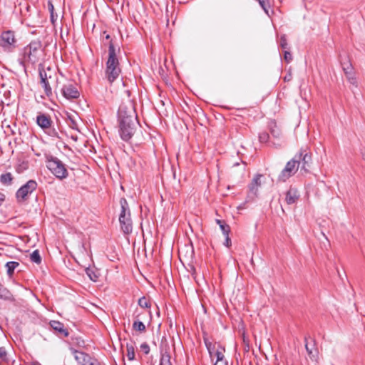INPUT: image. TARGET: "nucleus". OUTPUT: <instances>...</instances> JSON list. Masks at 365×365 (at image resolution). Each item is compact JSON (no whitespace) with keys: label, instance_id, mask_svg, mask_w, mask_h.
I'll return each instance as SVG.
<instances>
[{"label":"nucleus","instance_id":"1","mask_svg":"<svg viewBox=\"0 0 365 365\" xmlns=\"http://www.w3.org/2000/svg\"><path fill=\"white\" fill-rule=\"evenodd\" d=\"M117 118L120 138L128 142L134 135L140 125L133 100L123 101L119 106Z\"/></svg>","mask_w":365,"mask_h":365},{"label":"nucleus","instance_id":"2","mask_svg":"<svg viewBox=\"0 0 365 365\" xmlns=\"http://www.w3.org/2000/svg\"><path fill=\"white\" fill-rule=\"evenodd\" d=\"M120 48H115L114 43L110 41L108 43V58L106 61V77L109 83L114 82L121 73L120 63L117 56V53H120Z\"/></svg>","mask_w":365,"mask_h":365},{"label":"nucleus","instance_id":"3","mask_svg":"<svg viewBox=\"0 0 365 365\" xmlns=\"http://www.w3.org/2000/svg\"><path fill=\"white\" fill-rule=\"evenodd\" d=\"M38 71L40 77V84L43 88L46 96L48 98L52 97L53 91L51 83L53 82L56 83V84L53 86L55 92H56V91L59 88V82L56 73H52V71L50 67L47 68L46 71L42 64L38 65Z\"/></svg>","mask_w":365,"mask_h":365},{"label":"nucleus","instance_id":"4","mask_svg":"<svg viewBox=\"0 0 365 365\" xmlns=\"http://www.w3.org/2000/svg\"><path fill=\"white\" fill-rule=\"evenodd\" d=\"M41 41L35 40L30 42L25 46L22 51V58L20 60V64L24 66V62L27 61L32 64L38 61L41 53H43Z\"/></svg>","mask_w":365,"mask_h":365},{"label":"nucleus","instance_id":"5","mask_svg":"<svg viewBox=\"0 0 365 365\" xmlns=\"http://www.w3.org/2000/svg\"><path fill=\"white\" fill-rule=\"evenodd\" d=\"M120 212L119 214V223L121 231L124 235H128L133 232V221L130 216V210L128 201L125 197L120 199Z\"/></svg>","mask_w":365,"mask_h":365},{"label":"nucleus","instance_id":"6","mask_svg":"<svg viewBox=\"0 0 365 365\" xmlns=\"http://www.w3.org/2000/svg\"><path fill=\"white\" fill-rule=\"evenodd\" d=\"M46 165L51 173L59 180H63L68 176L66 165L56 157L46 155Z\"/></svg>","mask_w":365,"mask_h":365},{"label":"nucleus","instance_id":"7","mask_svg":"<svg viewBox=\"0 0 365 365\" xmlns=\"http://www.w3.org/2000/svg\"><path fill=\"white\" fill-rule=\"evenodd\" d=\"M312 153L308 151L307 147L301 148L294 156L297 161L299 168L305 173H309L312 164Z\"/></svg>","mask_w":365,"mask_h":365},{"label":"nucleus","instance_id":"8","mask_svg":"<svg viewBox=\"0 0 365 365\" xmlns=\"http://www.w3.org/2000/svg\"><path fill=\"white\" fill-rule=\"evenodd\" d=\"M53 121L49 115L39 113L36 116V124L51 137H58V131L51 128Z\"/></svg>","mask_w":365,"mask_h":365},{"label":"nucleus","instance_id":"9","mask_svg":"<svg viewBox=\"0 0 365 365\" xmlns=\"http://www.w3.org/2000/svg\"><path fill=\"white\" fill-rule=\"evenodd\" d=\"M37 188V182L34 180H29L22 185L16 192V197L18 202H23L28 199L34 191Z\"/></svg>","mask_w":365,"mask_h":365},{"label":"nucleus","instance_id":"10","mask_svg":"<svg viewBox=\"0 0 365 365\" xmlns=\"http://www.w3.org/2000/svg\"><path fill=\"white\" fill-rule=\"evenodd\" d=\"M299 169V165L297 161L293 157L289 161H288L284 168L281 171L278 176V181L285 182L287 179L294 175Z\"/></svg>","mask_w":365,"mask_h":365},{"label":"nucleus","instance_id":"11","mask_svg":"<svg viewBox=\"0 0 365 365\" xmlns=\"http://www.w3.org/2000/svg\"><path fill=\"white\" fill-rule=\"evenodd\" d=\"M339 61H340L341 68L343 69V71L344 72L349 81L351 84H356V78L354 77V67L351 63V60H350L349 56L346 54L340 55L339 56Z\"/></svg>","mask_w":365,"mask_h":365},{"label":"nucleus","instance_id":"12","mask_svg":"<svg viewBox=\"0 0 365 365\" xmlns=\"http://www.w3.org/2000/svg\"><path fill=\"white\" fill-rule=\"evenodd\" d=\"M305 349L309 359L316 363L319 360V350L317 346V342L314 338H312L309 335L304 336Z\"/></svg>","mask_w":365,"mask_h":365},{"label":"nucleus","instance_id":"13","mask_svg":"<svg viewBox=\"0 0 365 365\" xmlns=\"http://www.w3.org/2000/svg\"><path fill=\"white\" fill-rule=\"evenodd\" d=\"M16 39L12 31H4L1 35V46L4 51H11L15 48Z\"/></svg>","mask_w":365,"mask_h":365},{"label":"nucleus","instance_id":"14","mask_svg":"<svg viewBox=\"0 0 365 365\" xmlns=\"http://www.w3.org/2000/svg\"><path fill=\"white\" fill-rule=\"evenodd\" d=\"M59 91L63 96L68 100L77 99L80 96V93L77 88L71 82L64 84Z\"/></svg>","mask_w":365,"mask_h":365},{"label":"nucleus","instance_id":"15","mask_svg":"<svg viewBox=\"0 0 365 365\" xmlns=\"http://www.w3.org/2000/svg\"><path fill=\"white\" fill-rule=\"evenodd\" d=\"M262 177L263 175L259 173L255 175L251 182L248 185V197L252 198L257 197L259 187L262 185L261 178Z\"/></svg>","mask_w":365,"mask_h":365},{"label":"nucleus","instance_id":"16","mask_svg":"<svg viewBox=\"0 0 365 365\" xmlns=\"http://www.w3.org/2000/svg\"><path fill=\"white\" fill-rule=\"evenodd\" d=\"M71 350L74 355L75 359L81 365H91V364L93 363V360L95 359V358L83 351H78L73 348H71Z\"/></svg>","mask_w":365,"mask_h":365},{"label":"nucleus","instance_id":"17","mask_svg":"<svg viewBox=\"0 0 365 365\" xmlns=\"http://www.w3.org/2000/svg\"><path fill=\"white\" fill-rule=\"evenodd\" d=\"M299 197V191L294 187L290 186L285 192V202L289 205L296 203Z\"/></svg>","mask_w":365,"mask_h":365},{"label":"nucleus","instance_id":"18","mask_svg":"<svg viewBox=\"0 0 365 365\" xmlns=\"http://www.w3.org/2000/svg\"><path fill=\"white\" fill-rule=\"evenodd\" d=\"M49 324L58 336H68L69 332L68 329L65 328V326L62 322L59 321L52 320L50 322Z\"/></svg>","mask_w":365,"mask_h":365},{"label":"nucleus","instance_id":"19","mask_svg":"<svg viewBox=\"0 0 365 365\" xmlns=\"http://www.w3.org/2000/svg\"><path fill=\"white\" fill-rule=\"evenodd\" d=\"M0 299H2L6 302H9L11 303H14L16 302V299L14 294L9 290L6 287L2 285L0 283Z\"/></svg>","mask_w":365,"mask_h":365},{"label":"nucleus","instance_id":"20","mask_svg":"<svg viewBox=\"0 0 365 365\" xmlns=\"http://www.w3.org/2000/svg\"><path fill=\"white\" fill-rule=\"evenodd\" d=\"M85 272L91 281L96 282L98 280L100 273L96 268L88 267L85 269Z\"/></svg>","mask_w":365,"mask_h":365},{"label":"nucleus","instance_id":"21","mask_svg":"<svg viewBox=\"0 0 365 365\" xmlns=\"http://www.w3.org/2000/svg\"><path fill=\"white\" fill-rule=\"evenodd\" d=\"M19 265V263L16 261H9L7 262L5 264V267L6 268L7 275L11 277L14 274L15 269Z\"/></svg>","mask_w":365,"mask_h":365},{"label":"nucleus","instance_id":"22","mask_svg":"<svg viewBox=\"0 0 365 365\" xmlns=\"http://www.w3.org/2000/svg\"><path fill=\"white\" fill-rule=\"evenodd\" d=\"M207 333L206 332H203V341H204V343H205V345L207 349V351L210 356V357L212 356V354L215 352V345H213L212 344V342H210L207 338Z\"/></svg>","mask_w":365,"mask_h":365},{"label":"nucleus","instance_id":"23","mask_svg":"<svg viewBox=\"0 0 365 365\" xmlns=\"http://www.w3.org/2000/svg\"><path fill=\"white\" fill-rule=\"evenodd\" d=\"M140 314L135 316V318L138 319ZM133 329L135 331H140V332H144L146 329L145 325L140 321L139 319H136L134 321L133 324Z\"/></svg>","mask_w":365,"mask_h":365},{"label":"nucleus","instance_id":"24","mask_svg":"<svg viewBox=\"0 0 365 365\" xmlns=\"http://www.w3.org/2000/svg\"><path fill=\"white\" fill-rule=\"evenodd\" d=\"M12 180L13 176L11 173H3L0 176V182L4 185H10Z\"/></svg>","mask_w":365,"mask_h":365},{"label":"nucleus","instance_id":"25","mask_svg":"<svg viewBox=\"0 0 365 365\" xmlns=\"http://www.w3.org/2000/svg\"><path fill=\"white\" fill-rule=\"evenodd\" d=\"M215 221H216V223L217 225H219L220 230H221L222 232L223 233V235H229V233L230 232V227L229 225H227L225 221L219 220V219H217Z\"/></svg>","mask_w":365,"mask_h":365},{"label":"nucleus","instance_id":"26","mask_svg":"<svg viewBox=\"0 0 365 365\" xmlns=\"http://www.w3.org/2000/svg\"><path fill=\"white\" fill-rule=\"evenodd\" d=\"M170 359V354L168 351H165L164 353L161 352L160 365H172Z\"/></svg>","mask_w":365,"mask_h":365},{"label":"nucleus","instance_id":"27","mask_svg":"<svg viewBox=\"0 0 365 365\" xmlns=\"http://www.w3.org/2000/svg\"><path fill=\"white\" fill-rule=\"evenodd\" d=\"M47 4H48V9L50 13L51 21L52 22V24H54L57 19L58 15L54 13V6L52 3V1L48 0Z\"/></svg>","mask_w":365,"mask_h":365},{"label":"nucleus","instance_id":"28","mask_svg":"<svg viewBox=\"0 0 365 365\" xmlns=\"http://www.w3.org/2000/svg\"><path fill=\"white\" fill-rule=\"evenodd\" d=\"M66 118L69 120L68 125L73 130H78V123L75 116L71 113H66Z\"/></svg>","mask_w":365,"mask_h":365},{"label":"nucleus","instance_id":"29","mask_svg":"<svg viewBox=\"0 0 365 365\" xmlns=\"http://www.w3.org/2000/svg\"><path fill=\"white\" fill-rule=\"evenodd\" d=\"M30 259L32 262H34L37 264H40L41 263V257L40 255L39 251L38 250H34L30 255Z\"/></svg>","mask_w":365,"mask_h":365},{"label":"nucleus","instance_id":"30","mask_svg":"<svg viewBox=\"0 0 365 365\" xmlns=\"http://www.w3.org/2000/svg\"><path fill=\"white\" fill-rule=\"evenodd\" d=\"M225 351V347L222 346L220 344H218V347L215 352V356H216V361L225 359L224 356V352Z\"/></svg>","mask_w":365,"mask_h":365},{"label":"nucleus","instance_id":"31","mask_svg":"<svg viewBox=\"0 0 365 365\" xmlns=\"http://www.w3.org/2000/svg\"><path fill=\"white\" fill-rule=\"evenodd\" d=\"M138 304L141 308L150 309L151 307L150 300L145 297H140L138 299Z\"/></svg>","mask_w":365,"mask_h":365},{"label":"nucleus","instance_id":"32","mask_svg":"<svg viewBox=\"0 0 365 365\" xmlns=\"http://www.w3.org/2000/svg\"><path fill=\"white\" fill-rule=\"evenodd\" d=\"M127 356L128 360L133 361L135 359V349L132 344H126Z\"/></svg>","mask_w":365,"mask_h":365},{"label":"nucleus","instance_id":"33","mask_svg":"<svg viewBox=\"0 0 365 365\" xmlns=\"http://www.w3.org/2000/svg\"><path fill=\"white\" fill-rule=\"evenodd\" d=\"M71 341H72L73 344H74L77 346H79V347H83L85 345V341L81 336H71Z\"/></svg>","mask_w":365,"mask_h":365},{"label":"nucleus","instance_id":"34","mask_svg":"<svg viewBox=\"0 0 365 365\" xmlns=\"http://www.w3.org/2000/svg\"><path fill=\"white\" fill-rule=\"evenodd\" d=\"M279 46L284 50H289V46L287 43V36L282 34L279 38Z\"/></svg>","mask_w":365,"mask_h":365},{"label":"nucleus","instance_id":"35","mask_svg":"<svg viewBox=\"0 0 365 365\" xmlns=\"http://www.w3.org/2000/svg\"><path fill=\"white\" fill-rule=\"evenodd\" d=\"M260 6L263 9L266 14H268L267 8L269 7V0H257Z\"/></svg>","mask_w":365,"mask_h":365},{"label":"nucleus","instance_id":"36","mask_svg":"<svg viewBox=\"0 0 365 365\" xmlns=\"http://www.w3.org/2000/svg\"><path fill=\"white\" fill-rule=\"evenodd\" d=\"M0 359L4 362H9L7 352L4 347H0Z\"/></svg>","mask_w":365,"mask_h":365},{"label":"nucleus","instance_id":"37","mask_svg":"<svg viewBox=\"0 0 365 365\" xmlns=\"http://www.w3.org/2000/svg\"><path fill=\"white\" fill-rule=\"evenodd\" d=\"M269 139V135L267 132H262L259 134V140L260 143H267Z\"/></svg>","mask_w":365,"mask_h":365},{"label":"nucleus","instance_id":"38","mask_svg":"<svg viewBox=\"0 0 365 365\" xmlns=\"http://www.w3.org/2000/svg\"><path fill=\"white\" fill-rule=\"evenodd\" d=\"M284 58L287 63H289L292 61V55L290 53L289 50L284 51Z\"/></svg>","mask_w":365,"mask_h":365},{"label":"nucleus","instance_id":"39","mask_svg":"<svg viewBox=\"0 0 365 365\" xmlns=\"http://www.w3.org/2000/svg\"><path fill=\"white\" fill-rule=\"evenodd\" d=\"M140 349L143 350L145 354H148L150 352V346L146 342L141 344Z\"/></svg>","mask_w":365,"mask_h":365},{"label":"nucleus","instance_id":"40","mask_svg":"<svg viewBox=\"0 0 365 365\" xmlns=\"http://www.w3.org/2000/svg\"><path fill=\"white\" fill-rule=\"evenodd\" d=\"M225 241L224 242V245L227 247H230L231 246V239L229 237V235H225Z\"/></svg>","mask_w":365,"mask_h":365},{"label":"nucleus","instance_id":"41","mask_svg":"<svg viewBox=\"0 0 365 365\" xmlns=\"http://www.w3.org/2000/svg\"><path fill=\"white\" fill-rule=\"evenodd\" d=\"M271 134L274 137V138H278L280 135V132L278 129H272L271 130Z\"/></svg>","mask_w":365,"mask_h":365},{"label":"nucleus","instance_id":"42","mask_svg":"<svg viewBox=\"0 0 365 365\" xmlns=\"http://www.w3.org/2000/svg\"><path fill=\"white\" fill-rule=\"evenodd\" d=\"M214 365H227L226 359L216 361Z\"/></svg>","mask_w":365,"mask_h":365},{"label":"nucleus","instance_id":"43","mask_svg":"<svg viewBox=\"0 0 365 365\" xmlns=\"http://www.w3.org/2000/svg\"><path fill=\"white\" fill-rule=\"evenodd\" d=\"M103 38L106 39V40H109V42L110 41H113L111 38H110V36L106 33V31H103ZM113 43V41H112Z\"/></svg>","mask_w":365,"mask_h":365},{"label":"nucleus","instance_id":"44","mask_svg":"<svg viewBox=\"0 0 365 365\" xmlns=\"http://www.w3.org/2000/svg\"><path fill=\"white\" fill-rule=\"evenodd\" d=\"M4 200H5L4 194L0 192V206L2 205V203L4 202Z\"/></svg>","mask_w":365,"mask_h":365},{"label":"nucleus","instance_id":"45","mask_svg":"<svg viewBox=\"0 0 365 365\" xmlns=\"http://www.w3.org/2000/svg\"><path fill=\"white\" fill-rule=\"evenodd\" d=\"M91 365H101V363L96 359L93 360V363H91Z\"/></svg>","mask_w":365,"mask_h":365},{"label":"nucleus","instance_id":"46","mask_svg":"<svg viewBox=\"0 0 365 365\" xmlns=\"http://www.w3.org/2000/svg\"><path fill=\"white\" fill-rule=\"evenodd\" d=\"M125 93L127 94L128 100H130V94H131L130 91H129V90L125 91Z\"/></svg>","mask_w":365,"mask_h":365},{"label":"nucleus","instance_id":"47","mask_svg":"<svg viewBox=\"0 0 365 365\" xmlns=\"http://www.w3.org/2000/svg\"><path fill=\"white\" fill-rule=\"evenodd\" d=\"M31 365H41L38 361H33Z\"/></svg>","mask_w":365,"mask_h":365},{"label":"nucleus","instance_id":"48","mask_svg":"<svg viewBox=\"0 0 365 365\" xmlns=\"http://www.w3.org/2000/svg\"><path fill=\"white\" fill-rule=\"evenodd\" d=\"M289 79H290V76H286L284 77V81H289Z\"/></svg>","mask_w":365,"mask_h":365},{"label":"nucleus","instance_id":"49","mask_svg":"<svg viewBox=\"0 0 365 365\" xmlns=\"http://www.w3.org/2000/svg\"><path fill=\"white\" fill-rule=\"evenodd\" d=\"M336 349H334L332 350V353H333V354L334 355V356H336Z\"/></svg>","mask_w":365,"mask_h":365},{"label":"nucleus","instance_id":"50","mask_svg":"<svg viewBox=\"0 0 365 365\" xmlns=\"http://www.w3.org/2000/svg\"><path fill=\"white\" fill-rule=\"evenodd\" d=\"M240 165V163L237 162L233 164V166H238Z\"/></svg>","mask_w":365,"mask_h":365},{"label":"nucleus","instance_id":"51","mask_svg":"<svg viewBox=\"0 0 365 365\" xmlns=\"http://www.w3.org/2000/svg\"><path fill=\"white\" fill-rule=\"evenodd\" d=\"M362 157H363V159L365 160V154L364 153L362 154Z\"/></svg>","mask_w":365,"mask_h":365},{"label":"nucleus","instance_id":"52","mask_svg":"<svg viewBox=\"0 0 365 365\" xmlns=\"http://www.w3.org/2000/svg\"><path fill=\"white\" fill-rule=\"evenodd\" d=\"M72 139L76 140H77V138H74V137H72Z\"/></svg>","mask_w":365,"mask_h":365},{"label":"nucleus","instance_id":"53","mask_svg":"<svg viewBox=\"0 0 365 365\" xmlns=\"http://www.w3.org/2000/svg\"><path fill=\"white\" fill-rule=\"evenodd\" d=\"M72 139L76 140H77V138H74V137H72Z\"/></svg>","mask_w":365,"mask_h":365},{"label":"nucleus","instance_id":"54","mask_svg":"<svg viewBox=\"0 0 365 365\" xmlns=\"http://www.w3.org/2000/svg\"><path fill=\"white\" fill-rule=\"evenodd\" d=\"M242 163L245 165H246V163L245 161H242Z\"/></svg>","mask_w":365,"mask_h":365}]
</instances>
